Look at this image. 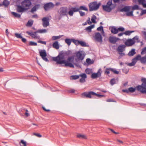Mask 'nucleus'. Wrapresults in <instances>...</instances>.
Returning <instances> with one entry per match:
<instances>
[{"mask_svg":"<svg viewBox=\"0 0 146 146\" xmlns=\"http://www.w3.org/2000/svg\"><path fill=\"white\" fill-rule=\"evenodd\" d=\"M9 4V2L7 0H4L3 2L2 5H3L5 7H7Z\"/></svg>","mask_w":146,"mask_h":146,"instance_id":"nucleus-26","label":"nucleus"},{"mask_svg":"<svg viewBox=\"0 0 146 146\" xmlns=\"http://www.w3.org/2000/svg\"><path fill=\"white\" fill-rule=\"evenodd\" d=\"M21 38L22 39V41L24 43H25L26 42L27 40L25 38H23L22 37V38Z\"/></svg>","mask_w":146,"mask_h":146,"instance_id":"nucleus-64","label":"nucleus"},{"mask_svg":"<svg viewBox=\"0 0 146 146\" xmlns=\"http://www.w3.org/2000/svg\"><path fill=\"white\" fill-rule=\"evenodd\" d=\"M58 13L61 17L66 15L67 14V9L66 7H61L58 10Z\"/></svg>","mask_w":146,"mask_h":146,"instance_id":"nucleus-8","label":"nucleus"},{"mask_svg":"<svg viewBox=\"0 0 146 146\" xmlns=\"http://www.w3.org/2000/svg\"><path fill=\"white\" fill-rule=\"evenodd\" d=\"M63 35H59L58 36H53L52 37V40H55L60 38Z\"/></svg>","mask_w":146,"mask_h":146,"instance_id":"nucleus-32","label":"nucleus"},{"mask_svg":"<svg viewBox=\"0 0 146 146\" xmlns=\"http://www.w3.org/2000/svg\"><path fill=\"white\" fill-rule=\"evenodd\" d=\"M67 55V53L66 52L62 51L57 57H53L52 59L53 60L56 62L57 64H64L66 66L74 67V65L72 63L74 59V57H69L66 60H65V56Z\"/></svg>","mask_w":146,"mask_h":146,"instance_id":"nucleus-1","label":"nucleus"},{"mask_svg":"<svg viewBox=\"0 0 146 146\" xmlns=\"http://www.w3.org/2000/svg\"><path fill=\"white\" fill-rule=\"evenodd\" d=\"M116 81L114 79H112L110 82V83L111 85H113V84L115 83Z\"/></svg>","mask_w":146,"mask_h":146,"instance_id":"nucleus-51","label":"nucleus"},{"mask_svg":"<svg viewBox=\"0 0 146 146\" xmlns=\"http://www.w3.org/2000/svg\"><path fill=\"white\" fill-rule=\"evenodd\" d=\"M132 8L133 10H139V6L136 5H134L133 7H132Z\"/></svg>","mask_w":146,"mask_h":146,"instance_id":"nucleus-44","label":"nucleus"},{"mask_svg":"<svg viewBox=\"0 0 146 146\" xmlns=\"http://www.w3.org/2000/svg\"><path fill=\"white\" fill-rule=\"evenodd\" d=\"M80 77H81L80 80V82L81 83H84L85 82V79L87 78V76L85 73L81 74H80Z\"/></svg>","mask_w":146,"mask_h":146,"instance_id":"nucleus-17","label":"nucleus"},{"mask_svg":"<svg viewBox=\"0 0 146 146\" xmlns=\"http://www.w3.org/2000/svg\"><path fill=\"white\" fill-rule=\"evenodd\" d=\"M76 137L78 138L82 139H87V136L86 135L83 134L78 133L76 135Z\"/></svg>","mask_w":146,"mask_h":146,"instance_id":"nucleus-18","label":"nucleus"},{"mask_svg":"<svg viewBox=\"0 0 146 146\" xmlns=\"http://www.w3.org/2000/svg\"><path fill=\"white\" fill-rule=\"evenodd\" d=\"M76 57L77 59L79 60H82L85 56L84 52L82 51H79L76 53Z\"/></svg>","mask_w":146,"mask_h":146,"instance_id":"nucleus-10","label":"nucleus"},{"mask_svg":"<svg viewBox=\"0 0 146 146\" xmlns=\"http://www.w3.org/2000/svg\"><path fill=\"white\" fill-rule=\"evenodd\" d=\"M141 80L143 83L141 85L137 86V89L143 93L146 94V79L142 78Z\"/></svg>","mask_w":146,"mask_h":146,"instance_id":"nucleus-4","label":"nucleus"},{"mask_svg":"<svg viewBox=\"0 0 146 146\" xmlns=\"http://www.w3.org/2000/svg\"><path fill=\"white\" fill-rule=\"evenodd\" d=\"M54 5L52 3L50 2L47 3L44 5V8L45 11H47L53 8Z\"/></svg>","mask_w":146,"mask_h":146,"instance_id":"nucleus-13","label":"nucleus"},{"mask_svg":"<svg viewBox=\"0 0 146 146\" xmlns=\"http://www.w3.org/2000/svg\"><path fill=\"white\" fill-rule=\"evenodd\" d=\"M71 9L74 12H76L79 11V8L76 7H72L71 8Z\"/></svg>","mask_w":146,"mask_h":146,"instance_id":"nucleus-46","label":"nucleus"},{"mask_svg":"<svg viewBox=\"0 0 146 146\" xmlns=\"http://www.w3.org/2000/svg\"><path fill=\"white\" fill-rule=\"evenodd\" d=\"M65 42L68 46H69L70 45L71 42H72V38L71 39L66 38L65 40Z\"/></svg>","mask_w":146,"mask_h":146,"instance_id":"nucleus-25","label":"nucleus"},{"mask_svg":"<svg viewBox=\"0 0 146 146\" xmlns=\"http://www.w3.org/2000/svg\"><path fill=\"white\" fill-rule=\"evenodd\" d=\"M129 92H133L135 91V88H133V87H130L129 89Z\"/></svg>","mask_w":146,"mask_h":146,"instance_id":"nucleus-47","label":"nucleus"},{"mask_svg":"<svg viewBox=\"0 0 146 146\" xmlns=\"http://www.w3.org/2000/svg\"><path fill=\"white\" fill-rule=\"evenodd\" d=\"M139 42L138 36H136L132 39H127L125 42V44L127 46H131L136 42Z\"/></svg>","mask_w":146,"mask_h":146,"instance_id":"nucleus-6","label":"nucleus"},{"mask_svg":"<svg viewBox=\"0 0 146 146\" xmlns=\"http://www.w3.org/2000/svg\"><path fill=\"white\" fill-rule=\"evenodd\" d=\"M21 5H17V10L19 13H23L29 9L32 5L29 0H24L21 3Z\"/></svg>","mask_w":146,"mask_h":146,"instance_id":"nucleus-2","label":"nucleus"},{"mask_svg":"<svg viewBox=\"0 0 146 146\" xmlns=\"http://www.w3.org/2000/svg\"><path fill=\"white\" fill-rule=\"evenodd\" d=\"M38 43H40L43 44H46V42L45 41H42L41 40H39L38 41Z\"/></svg>","mask_w":146,"mask_h":146,"instance_id":"nucleus-62","label":"nucleus"},{"mask_svg":"<svg viewBox=\"0 0 146 146\" xmlns=\"http://www.w3.org/2000/svg\"><path fill=\"white\" fill-rule=\"evenodd\" d=\"M72 42L73 43L76 45H78L79 44V40H75L74 38H72Z\"/></svg>","mask_w":146,"mask_h":146,"instance_id":"nucleus-30","label":"nucleus"},{"mask_svg":"<svg viewBox=\"0 0 146 146\" xmlns=\"http://www.w3.org/2000/svg\"><path fill=\"white\" fill-rule=\"evenodd\" d=\"M111 68H107L106 69V70L105 71V72L107 74H109L110 73V71H111Z\"/></svg>","mask_w":146,"mask_h":146,"instance_id":"nucleus-54","label":"nucleus"},{"mask_svg":"<svg viewBox=\"0 0 146 146\" xmlns=\"http://www.w3.org/2000/svg\"><path fill=\"white\" fill-rule=\"evenodd\" d=\"M126 46L125 45H119L117 51L119 52H122L124 50V49Z\"/></svg>","mask_w":146,"mask_h":146,"instance_id":"nucleus-19","label":"nucleus"},{"mask_svg":"<svg viewBox=\"0 0 146 146\" xmlns=\"http://www.w3.org/2000/svg\"><path fill=\"white\" fill-rule=\"evenodd\" d=\"M34 135H35L37 137H42V135H40V134L38 133H33Z\"/></svg>","mask_w":146,"mask_h":146,"instance_id":"nucleus-57","label":"nucleus"},{"mask_svg":"<svg viewBox=\"0 0 146 146\" xmlns=\"http://www.w3.org/2000/svg\"><path fill=\"white\" fill-rule=\"evenodd\" d=\"M40 56L42 59L46 62H48V60L46 58L47 54L46 51L44 50H40L39 52Z\"/></svg>","mask_w":146,"mask_h":146,"instance_id":"nucleus-9","label":"nucleus"},{"mask_svg":"<svg viewBox=\"0 0 146 146\" xmlns=\"http://www.w3.org/2000/svg\"><path fill=\"white\" fill-rule=\"evenodd\" d=\"M146 53V47L143 48L142 51L141 52V54L142 55L145 54Z\"/></svg>","mask_w":146,"mask_h":146,"instance_id":"nucleus-53","label":"nucleus"},{"mask_svg":"<svg viewBox=\"0 0 146 146\" xmlns=\"http://www.w3.org/2000/svg\"><path fill=\"white\" fill-rule=\"evenodd\" d=\"M131 7V6H126L122 9L120 11L121 12L124 11L127 12L130 10Z\"/></svg>","mask_w":146,"mask_h":146,"instance_id":"nucleus-20","label":"nucleus"},{"mask_svg":"<svg viewBox=\"0 0 146 146\" xmlns=\"http://www.w3.org/2000/svg\"><path fill=\"white\" fill-rule=\"evenodd\" d=\"M79 12L80 15L81 16H83L85 15V13L84 12H83L82 11H79Z\"/></svg>","mask_w":146,"mask_h":146,"instance_id":"nucleus-61","label":"nucleus"},{"mask_svg":"<svg viewBox=\"0 0 146 146\" xmlns=\"http://www.w3.org/2000/svg\"><path fill=\"white\" fill-rule=\"evenodd\" d=\"M138 2L139 4H143V2H145V0H138Z\"/></svg>","mask_w":146,"mask_h":146,"instance_id":"nucleus-60","label":"nucleus"},{"mask_svg":"<svg viewBox=\"0 0 146 146\" xmlns=\"http://www.w3.org/2000/svg\"><path fill=\"white\" fill-rule=\"evenodd\" d=\"M97 30L99 31H102L101 33L103 35L105 36L104 34V31L103 30V27L102 26H100L99 27L97 28Z\"/></svg>","mask_w":146,"mask_h":146,"instance_id":"nucleus-27","label":"nucleus"},{"mask_svg":"<svg viewBox=\"0 0 146 146\" xmlns=\"http://www.w3.org/2000/svg\"><path fill=\"white\" fill-rule=\"evenodd\" d=\"M119 39L118 38H117L114 36H110V37L109 40V41L112 43L115 44L118 40H119Z\"/></svg>","mask_w":146,"mask_h":146,"instance_id":"nucleus-16","label":"nucleus"},{"mask_svg":"<svg viewBox=\"0 0 146 146\" xmlns=\"http://www.w3.org/2000/svg\"><path fill=\"white\" fill-rule=\"evenodd\" d=\"M107 102H115V101H113L112 99H109L106 100Z\"/></svg>","mask_w":146,"mask_h":146,"instance_id":"nucleus-63","label":"nucleus"},{"mask_svg":"<svg viewBox=\"0 0 146 146\" xmlns=\"http://www.w3.org/2000/svg\"><path fill=\"white\" fill-rule=\"evenodd\" d=\"M15 36L18 38H22V36L20 34L17 33H15Z\"/></svg>","mask_w":146,"mask_h":146,"instance_id":"nucleus-50","label":"nucleus"},{"mask_svg":"<svg viewBox=\"0 0 146 146\" xmlns=\"http://www.w3.org/2000/svg\"><path fill=\"white\" fill-rule=\"evenodd\" d=\"M42 25L44 27H46L49 25V18L48 17H44L42 19Z\"/></svg>","mask_w":146,"mask_h":146,"instance_id":"nucleus-14","label":"nucleus"},{"mask_svg":"<svg viewBox=\"0 0 146 146\" xmlns=\"http://www.w3.org/2000/svg\"><path fill=\"white\" fill-rule=\"evenodd\" d=\"M94 25H91L89 27H87L86 29V30L88 32H91V29L92 28H94Z\"/></svg>","mask_w":146,"mask_h":146,"instance_id":"nucleus-23","label":"nucleus"},{"mask_svg":"<svg viewBox=\"0 0 146 146\" xmlns=\"http://www.w3.org/2000/svg\"><path fill=\"white\" fill-rule=\"evenodd\" d=\"M101 5V3H97L96 1H94L90 3L88 5L90 11H96L98 10Z\"/></svg>","mask_w":146,"mask_h":146,"instance_id":"nucleus-5","label":"nucleus"},{"mask_svg":"<svg viewBox=\"0 0 146 146\" xmlns=\"http://www.w3.org/2000/svg\"><path fill=\"white\" fill-rule=\"evenodd\" d=\"M37 32L40 33H45L47 32V30L46 29H40L37 30Z\"/></svg>","mask_w":146,"mask_h":146,"instance_id":"nucleus-37","label":"nucleus"},{"mask_svg":"<svg viewBox=\"0 0 146 146\" xmlns=\"http://www.w3.org/2000/svg\"><path fill=\"white\" fill-rule=\"evenodd\" d=\"M79 10H82L87 11H88V9L85 6H80L79 8Z\"/></svg>","mask_w":146,"mask_h":146,"instance_id":"nucleus-42","label":"nucleus"},{"mask_svg":"<svg viewBox=\"0 0 146 146\" xmlns=\"http://www.w3.org/2000/svg\"><path fill=\"white\" fill-rule=\"evenodd\" d=\"M79 44H80L81 46H86V43L83 41H80L79 42Z\"/></svg>","mask_w":146,"mask_h":146,"instance_id":"nucleus-45","label":"nucleus"},{"mask_svg":"<svg viewBox=\"0 0 146 146\" xmlns=\"http://www.w3.org/2000/svg\"><path fill=\"white\" fill-rule=\"evenodd\" d=\"M141 62L143 63H146V54L145 56L141 57Z\"/></svg>","mask_w":146,"mask_h":146,"instance_id":"nucleus-34","label":"nucleus"},{"mask_svg":"<svg viewBox=\"0 0 146 146\" xmlns=\"http://www.w3.org/2000/svg\"><path fill=\"white\" fill-rule=\"evenodd\" d=\"M26 33L35 39H40V36L37 34L38 32H37V31L34 32L27 31L26 32Z\"/></svg>","mask_w":146,"mask_h":146,"instance_id":"nucleus-12","label":"nucleus"},{"mask_svg":"<svg viewBox=\"0 0 146 146\" xmlns=\"http://www.w3.org/2000/svg\"><path fill=\"white\" fill-rule=\"evenodd\" d=\"M96 16L94 15H93L91 19L92 22L94 23H96Z\"/></svg>","mask_w":146,"mask_h":146,"instance_id":"nucleus-33","label":"nucleus"},{"mask_svg":"<svg viewBox=\"0 0 146 146\" xmlns=\"http://www.w3.org/2000/svg\"><path fill=\"white\" fill-rule=\"evenodd\" d=\"M86 62L89 64H92L94 63V61L91 60L90 58H87L86 60Z\"/></svg>","mask_w":146,"mask_h":146,"instance_id":"nucleus-43","label":"nucleus"},{"mask_svg":"<svg viewBox=\"0 0 146 146\" xmlns=\"http://www.w3.org/2000/svg\"><path fill=\"white\" fill-rule=\"evenodd\" d=\"M95 40L100 42H102V38L101 34L99 32L96 33L93 36Z\"/></svg>","mask_w":146,"mask_h":146,"instance_id":"nucleus-11","label":"nucleus"},{"mask_svg":"<svg viewBox=\"0 0 146 146\" xmlns=\"http://www.w3.org/2000/svg\"><path fill=\"white\" fill-rule=\"evenodd\" d=\"M135 51V49H132L131 51H130L129 52L128 54V55L129 56H133L134 54H135L136 53V52Z\"/></svg>","mask_w":146,"mask_h":146,"instance_id":"nucleus-24","label":"nucleus"},{"mask_svg":"<svg viewBox=\"0 0 146 146\" xmlns=\"http://www.w3.org/2000/svg\"><path fill=\"white\" fill-rule=\"evenodd\" d=\"M102 70L101 69L98 70L97 73H93L91 75V77L93 78H95L99 77L100 76L101 74Z\"/></svg>","mask_w":146,"mask_h":146,"instance_id":"nucleus-15","label":"nucleus"},{"mask_svg":"<svg viewBox=\"0 0 146 146\" xmlns=\"http://www.w3.org/2000/svg\"><path fill=\"white\" fill-rule=\"evenodd\" d=\"M19 143L20 146H27L26 141L23 140H21Z\"/></svg>","mask_w":146,"mask_h":146,"instance_id":"nucleus-29","label":"nucleus"},{"mask_svg":"<svg viewBox=\"0 0 146 146\" xmlns=\"http://www.w3.org/2000/svg\"><path fill=\"white\" fill-rule=\"evenodd\" d=\"M111 32L112 33L116 34L118 32L117 29L115 28H112L111 30Z\"/></svg>","mask_w":146,"mask_h":146,"instance_id":"nucleus-36","label":"nucleus"},{"mask_svg":"<svg viewBox=\"0 0 146 146\" xmlns=\"http://www.w3.org/2000/svg\"><path fill=\"white\" fill-rule=\"evenodd\" d=\"M25 111L26 112L25 113V115L27 117L29 116L30 115L28 111L27 110H26Z\"/></svg>","mask_w":146,"mask_h":146,"instance_id":"nucleus-59","label":"nucleus"},{"mask_svg":"<svg viewBox=\"0 0 146 146\" xmlns=\"http://www.w3.org/2000/svg\"><path fill=\"white\" fill-rule=\"evenodd\" d=\"M118 31H123L124 30V29L122 27H120L117 29Z\"/></svg>","mask_w":146,"mask_h":146,"instance_id":"nucleus-58","label":"nucleus"},{"mask_svg":"<svg viewBox=\"0 0 146 146\" xmlns=\"http://www.w3.org/2000/svg\"><path fill=\"white\" fill-rule=\"evenodd\" d=\"M103 10L108 12H110L114 9V7L112 4V0H109L106 5L102 6Z\"/></svg>","mask_w":146,"mask_h":146,"instance_id":"nucleus-3","label":"nucleus"},{"mask_svg":"<svg viewBox=\"0 0 146 146\" xmlns=\"http://www.w3.org/2000/svg\"><path fill=\"white\" fill-rule=\"evenodd\" d=\"M86 72L88 74H90L92 72V69L90 68H87L85 70Z\"/></svg>","mask_w":146,"mask_h":146,"instance_id":"nucleus-40","label":"nucleus"},{"mask_svg":"<svg viewBox=\"0 0 146 146\" xmlns=\"http://www.w3.org/2000/svg\"><path fill=\"white\" fill-rule=\"evenodd\" d=\"M126 15L127 16H133V11H131L130 12H127Z\"/></svg>","mask_w":146,"mask_h":146,"instance_id":"nucleus-49","label":"nucleus"},{"mask_svg":"<svg viewBox=\"0 0 146 146\" xmlns=\"http://www.w3.org/2000/svg\"><path fill=\"white\" fill-rule=\"evenodd\" d=\"M136 63V61H134V60L133 59L132 62L131 63H128L127 65L129 66H134Z\"/></svg>","mask_w":146,"mask_h":146,"instance_id":"nucleus-39","label":"nucleus"},{"mask_svg":"<svg viewBox=\"0 0 146 146\" xmlns=\"http://www.w3.org/2000/svg\"><path fill=\"white\" fill-rule=\"evenodd\" d=\"M141 58V56L140 55H137L136 57L134 58L133 59L134 61H136V62H137V60H140Z\"/></svg>","mask_w":146,"mask_h":146,"instance_id":"nucleus-31","label":"nucleus"},{"mask_svg":"<svg viewBox=\"0 0 146 146\" xmlns=\"http://www.w3.org/2000/svg\"><path fill=\"white\" fill-rule=\"evenodd\" d=\"M74 12L71 9L68 12V13L70 16H73Z\"/></svg>","mask_w":146,"mask_h":146,"instance_id":"nucleus-56","label":"nucleus"},{"mask_svg":"<svg viewBox=\"0 0 146 146\" xmlns=\"http://www.w3.org/2000/svg\"><path fill=\"white\" fill-rule=\"evenodd\" d=\"M52 46L54 48L56 49H58L59 48V46L58 42L57 41L54 42Z\"/></svg>","mask_w":146,"mask_h":146,"instance_id":"nucleus-21","label":"nucleus"},{"mask_svg":"<svg viewBox=\"0 0 146 146\" xmlns=\"http://www.w3.org/2000/svg\"><path fill=\"white\" fill-rule=\"evenodd\" d=\"M83 98L86 97L87 98H91L92 96H96L99 97H101L104 96L103 95L97 94L96 93L93 92H85L82 94Z\"/></svg>","mask_w":146,"mask_h":146,"instance_id":"nucleus-7","label":"nucleus"},{"mask_svg":"<svg viewBox=\"0 0 146 146\" xmlns=\"http://www.w3.org/2000/svg\"><path fill=\"white\" fill-rule=\"evenodd\" d=\"M134 31H127L123 33L126 35H130L131 33L134 32Z\"/></svg>","mask_w":146,"mask_h":146,"instance_id":"nucleus-35","label":"nucleus"},{"mask_svg":"<svg viewBox=\"0 0 146 146\" xmlns=\"http://www.w3.org/2000/svg\"><path fill=\"white\" fill-rule=\"evenodd\" d=\"M111 72H113L114 73L116 74H118L119 73V72L116 70L115 69L111 68Z\"/></svg>","mask_w":146,"mask_h":146,"instance_id":"nucleus-48","label":"nucleus"},{"mask_svg":"<svg viewBox=\"0 0 146 146\" xmlns=\"http://www.w3.org/2000/svg\"><path fill=\"white\" fill-rule=\"evenodd\" d=\"M40 6V5H35L31 9V12L33 13L34 12L36 11L37 9L39 8Z\"/></svg>","mask_w":146,"mask_h":146,"instance_id":"nucleus-22","label":"nucleus"},{"mask_svg":"<svg viewBox=\"0 0 146 146\" xmlns=\"http://www.w3.org/2000/svg\"><path fill=\"white\" fill-rule=\"evenodd\" d=\"M33 21L32 20H29L28 21L26 25V26L28 27H31L33 25Z\"/></svg>","mask_w":146,"mask_h":146,"instance_id":"nucleus-28","label":"nucleus"},{"mask_svg":"<svg viewBox=\"0 0 146 146\" xmlns=\"http://www.w3.org/2000/svg\"><path fill=\"white\" fill-rule=\"evenodd\" d=\"M123 72L125 74H127L129 71V69L125 68H123L122 69Z\"/></svg>","mask_w":146,"mask_h":146,"instance_id":"nucleus-55","label":"nucleus"},{"mask_svg":"<svg viewBox=\"0 0 146 146\" xmlns=\"http://www.w3.org/2000/svg\"><path fill=\"white\" fill-rule=\"evenodd\" d=\"M29 44L31 46H36L37 44L36 43L33 41H30L29 43Z\"/></svg>","mask_w":146,"mask_h":146,"instance_id":"nucleus-52","label":"nucleus"},{"mask_svg":"<svg viewBox=\"0 0 146 146\" xmlns=\"http://www.w3.org/2000/svg\"><path fill=\"white\" fill-rule=\"evenodd\" d=\"M12 13L13 15L15 17L19 18L21 17V15L19 14L16 13L14 12H12Z\"/></svg>","mask_w":146,"mask_h":146,"instance_id":"nucleus-41","label":"nucleus"},{"mask_svg":"<svg viewBox=\"0 0 146 146\" xmlns=\"http://www.w3.org/2000/svg\"><path fill=\"white\" fill-rule=\"evenodd\" d=\"M80 77V75H74L71 76V79L72 80H76L78 79Z\"/></svg>","mask_w":146,"mask_h":146,"instance_id":"nucleus-38","label":"nucleus"}]
</instances>
